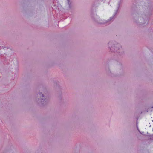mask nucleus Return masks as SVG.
I'll use <instances>...</instances> for the list:
<instances>
[{
  "mask_svg": "<svg viewBox=\"0 0 153 153\" xmlns=\"http://www.w3.org/2000/svg\"><path fill=\"white\" fill-rule=\"evenodd\" d=\"M41 97H40V98H41V100H42L41 102H42V100H43V98H42H42H41Z\"/></svg>",
  "mask_w": 153,
  "mask_h": 153,
  "instance_id": "nucleus-1",
  "label": "nucleus"
},
{
  "mask_svg": "<svg viewBox=\"0 0 153 153\" xmlns=\"http://www.w3.org/2000/svg\"><path fill=\"white\" fill-rule=\"evenodd\" d=\"M42 97H44V96L42 94Z\"/></svg>",
  "mask_w": 153,
  "mask_h": 153,
  "instance_id": "nucleus-2",
  "label": "nucleus"
},
{
  "mask_svg": "<svg viewBox=\"0 0 153 153\" xmlns=\"http://www.w3.org/2000/svg\"><path fill=\"white\" fill-rule=\"evenodd\" d=\"M41 93H40L39 94V95H41Z\"/></svg>",
  "mask_w": 153,
  "mask_h": 153,
  "instance_id": "nucleus-3",
  "label": "nucleus"
}]
</instances>
